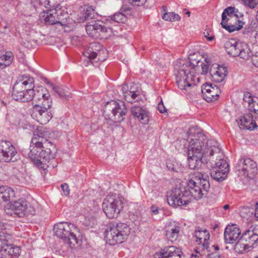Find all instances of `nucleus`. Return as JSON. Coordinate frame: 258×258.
<instances>
[{
    "mask_svg": "<svg viewBox=\"0 0 258 258\" xmlns=\"http://www.w3.org/2000/svg\"><path fill=\"white\" fill-rule=\"evenodd\" d=\"M36 43V41L34 39L31 40L29 39V38H27V39H26V40L23 42V44L25 47L28 49H31L35 45Z\"/></svg>",
    "mask_w": 258,
    "mask_h": 258,
    "instance_id": "obj_49",
    "label": "nucleus"
},
{
    "mask_svg": "<svg viewBox=\"0 0 258 258\" xmlns=\"http://www.w3.org/2000/svg\"><path fill=\"white\" fill-rule=\"evenodd\" d=\"M146 0H130V4L135 6H141L144 5Z\"/></svg>",
    "mask_w": 258,
    "mask_h": 258,
    "instance_id": "obj_51",
    "label": "nucleus"
},
{
    "mask_svg": "<svg viewBox=\"0 0 258 258\" xmlns=\"http://www.w3.org/2000/svg\"><path fill=\"white\" fill-rule=\"evenodd\" d=\"M186 14L188 15V16L189 17L190 16V12L189 11H187L186 13Z\"/></svg>",
    "mask_w": 258,
    "mask_h": 258,
    "instance_id": "obj_63",
    "label": "nucleus"
},
{
    "mask_svg": "<svg viewBox=\"0 0 258 258\" xmlns=\"http://www.w3.org/2000/svg\"><path fill=\"white\" fill-rule=\"evenodd\" d=\"M124 198L116 194L108 195L103 200L102 209L106 216L110 218H116L123 207Z\"/></svg>",
    "mask_w": 258,
    "mask_h": 258,
    "instance_id": "obj_8",
    "label": "nucleus"
},
{
    "mask_svg": "<svg viewBox=\"0 0 258 258\" xmlns=\"http://www.w3.org/2000/svg\"><path fill=\"white\" fill-rule=\"evenodd\" d=\"M126 112V109L123 110L119 103L114 100L107 102L104 107L105 115L114 122H119L123 120Z\"/></svg>",
    "mask_w": 258,
    "mask_h": 258,
    "instance_id": "obj_11",
    "label": "nucleus"
},
{
    "mask_svg": "<svg viewBox=\"0 0 258 258\" xmlns=\"http://www.w3.org/2000/svg\"><path fill=\"white\" fill-rule=\"evenodd\" d=\"M223 209L224 210H228L229 209V205H228V204H226V205H225L224 206H223Z\"/></svg>",
    "mask_w": 258,
    "mask_h": 258,
    "instance_id": "obj_61",
    "label": "nucleus"
},
{
    "mask_svg": "<svg viewBox=\"0 0 258 258\" xmlns=\"http://www.w3.org/2000/svg\"><path fill=\"white\" fill-rule=\"evenodd\" d=\"M243 100L248 104V106L251 105L255 100L251 94L249 92H246L244 94Z\"/></svg>",
    "mask_w": 258,
    "mask_h": 258,
    "instance_id": "obj_46",
    "label": "nucleus"
},
{
    "mask_svg": "<svg viewBox=\"0 0 258 258\" xmlns=\"http://www.w3.org/2000/svg\"><path fill=\"white\" fill-rule=\"evenodd\" d=\"M51 133L50 131L46 128H38L33 134L31 139V144L32 145V153L35 151V147H43V145L45 146H48V144L52 146V144L50 142H47L48 139L50 138Z\"/></svg>",
    "mask_w": 258,
    "mask_h": 258,
    "instance_id": "obj_13",
    "label": "nucleus"
},
{
    "mask_svg": "<svg viewBox=\"0 0 258 258\" xmlns=\"http://www.w3.org/2000/svg\"><path fill=\"white\" fill-rule=\"evenodd\" d=\"M208 251V248H204L200 246H199L195 250V253L191 254L190 258H203Z\"/></svg>",
    "mask_w": 258,
    "mask_h": 258,
    "instance_id": "obj_41",
    "label": "nucleus"
},
{
    "mask_svg": "<svg viewBox=\"0 0 258 258\" xmlns=\"http://www.w3.org/2000/svg\"><path fill=\"white\" fill-rule=\"evenodd\" d=\"M61 187L62 189L63 195L68 196L70 194V189L69 185L67 183H63L61 185Z\"/></svg>",
    "mask_w": 258,
    "mask_h": 258,
    "instance_id": "obj_50",
    "label": "nucleus"
},
{
    "mask_svg": "<svg viewBox=\"0 0 258 258\" xmlns=\"http://www.w3.org/2000/svg\"><path fill=\"white\" fill-rule=\"evenodd\" d=\"M180 253L179 248L171 246L162 249L158 253H156L154 258H180Z\"/></svg>",
    "mask_w": 258,
    "mask_h": 258,
    "instance_id": "obj_27",
    "label": "nucleus"
},
{
    "mask_svg": "<svg viewBox=\"0 0 258 258\" xmlns=\"http://www.w3.org/2000/svg\"><path fill=\"white\" fill-rule=\"evenodd\" d=\"M243 4L250 8L253 9L258 5V0H241Z\"/></svg>",
    "mask_w": 258,
    "mask_h": 258,
    "instance_id": "obj_47",
    "label": "nucleus"
},
{
    "mask_svg": "<svg viewBox=\"0 0 258 258\" xmlns=\"http://www.w3.org/2000/svg\"><path fill=\"white\" fill-rule=\"evenodd\" d=\"M132 114L134 118L143 124H147L149 121V112L140 106L135 105L131 108Z\"/></svg>",
    "mask_w": 258,
    "mask_h": 258,
    "instance_id": "obj_23",
    "label": "nucleus"
},
{
    "mask_svg": "<svg viewBox=\"0 0 258 258\" xmlns=\"http://www.w3.org/2000/svg\"><path fill=\"white\" fill-rule=\"evenodd\" d=\"M212 247L214 248L215 250H219V248L218 245H213Z\"/></svg>",
    "mask_w": 258,
    "mask_h": 258,
    "instance_id": "obj_62",
    "label": "nucleus"
},
{
    "mask_svg": "<svg viewBox=\"0 0 258 258\" xmlns=\"http://www.w3.org/2000/svg\"><path fill=\"white\" fill-rule=\"evenodd\" d=\"M34 80L29 75H25L19 77L17 82L15 84L23 89H26L27 86L29 88L33 87Z\"/></svg>",
    "mask_w": 258,
    "mask_h": 258,
    "instance_id": "obj_34",
    "label": "nucleus"
},
{
    "mask_svg": "<svg viewBox=\"0 0 258 258\" xmlns=\"http://www.w3.org/2000/svg\"><path fill=\"white\" fill-rule=\"evenodd\" d=\"M17 153L15 147L9 141H0V162H14V158Z\"/></svg>",
    "mask_w": 258,
    "mask_h": 258,
    "instance_id": "obj_15",
    "label": "nucleus"
},
{
    "mask_svg": "<svg viewBox=\"0 0 258 258\" xmlns=\"http://www.w3.org/2000/svg\"><path fill=\"white\" fill-rule=\"evenodd\" d=\"M252 250V249L241 237L239 238L234 246L235 251L239 254H244Z\"/></svg>",
    "mask_w": 258,
    "mask_h": 258,
    "instance_id": "obj_33",
    "label": "nucleus"
},
{
    "mask_svg": "<svg viewBox=\"0 0 258 258\" xmlns=\"http://www.w3.org/2000/svg\"><path fill=\"white\" fill-rule=\"evenodd\" d=\"M237 170L241 171L243 175L252 177L257 173L256 163L249 158H241L235 166Z\"/></svg>",
    "mask_w": 258,
    "mask_h": 258,
    "instance_id": "obj_14",
    "label": "nucleus"
},
{
    "mask_svg": "<svg viewBox=\"0 0 258 258\" xmlns=\"http://www.w3.org/2000/svg\"><path fill=\"white\" fill-rule=\"evenodd\" d=\"M241 237L252 249L254 248L258 243V226L251 227L245 231Z\"/></svg>",
    "mask_w": 258,
    "mask_h": 258,
    "instance_id": "obj_19",
    "label": "nucleus"
},
{
    "mask_svg": "<svg viewBox=\"0 0 258 258\" xmlns=\"http://www.w3.org/2000/svg\"><path fill=\"white\" fill-rule=\"evenodd\" d=\"M254 216L257 220H258V202L255 203V210L254 213Z\"/></svg>",
    "mask_w": 258,
    "mask_h": 258,
    "instance_id": "obj_56",
    "label": "nucleus"
},
{
    "mask_svg": "<svg viewBox=\"0 0 258 258\" xmlns=\"http://www.w3.org/2000/svg\"><path fill=\"white\" fill-rule=\"evenodd\" d=\"M129 7L127 6H123L120 10V12L110 16L107 20L110 21V22L124 23L127 20Z\"/></svg>",
    "mask_w": 258,
    "mask_h": 258,
    "instance_id": "obj_29",
    "label": "nucleus"
},
{
    "mask_svg": "<svg viewBox=\"0 0 258 258\" xmlns=\"http://www.w3.org/2000/svg\"><path fill=\"white\" fill-rule=\"evenodd\" d=\"M98 30V36H100L103 39L109 38L112 33V31L111 28L102 26L101 24H100V28H99Z\"/></svg>",
    "mask_w": 258,
    "mask_h": 258,
    "instance_id": "obj_37",
    "label": "nucleus"
},
{
    "mask_svg": "<svg viewBox=\"0 0 258 258\" xmlns=\"http://www.w3.org/2000/svg\"><path fill=\"white\" fill-rule=\"evenodd\" d=\"M209 74L211 79L215 82H222L228 74L227 68L223 66L213 64L210 69Z\"/></svg>",
    "mask_w": 258,
    "mask_h": 258,
    "instance_id": "obj_17",
    "label": "nucleus"
},
{
    "mask_svg": "<svg viewBox=\"0 0 258 258\" xmlns=\"http://www.w3.org/2000/svg\"><path fill=\"white\" fill-rule=\"evenodd\" d=\"M187 148L188 164L192 170H199L203 163L202 159L206 161L215 162V167L211 171V177L218 181H223L229 172V165L223 159V153L218 143L214 140H207L202 133L189 137Z\"/></svg>",
    "mask_w": 258,
    "mask_h": 258,
    "instance_id": "obj_1",
    "label": "nucleus"
},
{
    "mask_svg": "<svg viewBox=\"0 0 258 258\" xmlns=\"http://www.w3.org/2000/svg\"><path fill=\"white\" fill-rule=\"evenodd\" d=\"M130 96L132 99L130 100V103L143 102L141 88L139 84L130 83Z\"/></svg>",
    "mask_w": 258,
    "mask_h": 258,
    "instance_id": "obj_30",
    "label": "nucleus"
},
{
    "mask_svg": "<svg viewBox=\"0 0 258 258\" xmlns=\"http://www.w3.org/2000/svg\"><path fill=\"white\" fill-rule=\"evenodd\" d=\"M239 127L241 129H246L252 131L256 128L257 126L250 112L244 113L236 120Z\"/></svg>",
    "mask_w": 258,
    "mask_h": 258,
    "instance_id": "obj_21",
    "label": "nucleus"
},
{
    "mask_svg": "<svg viewBox=\"0 0 258 258\" xmlns=\"http://www.w3.org/2000/svg\"><path fill=\"white\" fill-rule=\"evenodd\" d=\"M14 54L10 51H7L5 54L0 56V68L3 69L10 66L13 59Z\"/></svg>",
    "mask_w": 258,
    "mask_h": 258,
    "instance_id": "obj_35",
    "label": "nucleus"
},
{
    "mask_svg": "<svg viewBox=\"0 0 258 258\" xmlns=\"http://www.w3.org/2000/svg\"><path fill=\"white\" fill-rule=\"evenodd\" d=\"M207 258H225V257L223 255L220 254L219 252L215 251L209 254Z\"/></svg>",
    "mask_w": 258,
    "mask_h": 258,
    "instance_id": "obj_52",
    "label": "nucleus"
},
{
    "mask_svg": "<svg viewBox=\"0 0 258 258\" xmlns=\"http://www.w3.org/2000/svg\"><path fill=\"white\" fill-rule=\"evenodd\" d=\"M243 15L235 7H229L223 11L221 25L228 32L231 33L241 29L243 23L239 18Z\"/></svg>",
    "mask_w": 258,
    "mask_h": 258,
    "instance_id": "obj_6",
    "label": "nucleus"
},
{
    "mask_svg": "<svg viewBox=\"0 0 258 258\" xmlns=\"http://www.w3.org/2000/svg\"><path fill=\"white\" fill-rule=\"evenodd\" d=\"M15 197L14 190L8 186H0V203L7 202Z\"/></svg>",
    "mask_w": 258,
    "mask_h": 258,
    "instance_id": "obj_31",
    "label": "nucleus"
},
{
    "mask_svg": "<svg viewBox=\"0 0 258 258\" xmlns=\"http://www.w3.org/2000/svg\"><path fill=\"white\" fill-rule=\"evenodd\" d=\"M55 11L56 12V16L58 19V23H60L61 20H63L64 19V17L65 16H67V14L64 9H62L61 7L59 6V7L57 8H54Z\"/></svg>",
    "mask_w": 258,
    "mask_h": 258,
    "instance_id": "obj_44",
    "label": "nucleus"
},
{
    "mask_svg": "<svg viewBox=\"0 0 258 258\" xmlns=\"http://www.w3.org/2000/svg\"><path fill=\"white\" fill-rule=\"evenodd\" d=\"M31 116L41 124H46L52 117V114L48 110L41 109L40 105H34L32 111Z\"/></svg>",
    "mask_w": 258,
    "mask_h": 258,
    "instance_id": "obj_16",
    "label": "nucleus"
},
{
    "mask_svg": "<svg viewBox=\"0 0 258 258\" xmlns=\"http://www.w3.org/2000/svg\"><path fill=\"white\" fill-rule=\"evenodd\" d=\"M161 12H162V14L163 13H168L167 12V8L166 6H162V7H161Z\"/></svg>",
    "mask_w": 258,
    "mask_h": 258,
    "instance_id": "obj_57",
    "label": "nucleus"
},
{
    "mask_svg": "<svg viewBox=\"0 0 258 258\" xmlns=\"http://www.w3.org/2000/svg\"><path fill=\"white\" fill-rule=\"evenodd\" d=\"M248 109L250 112H253L258 114V98L255 97L254 101L248 106Z\"/></svg>",
    "mask_w": 258,
    "mask_h": 258,
    "instance_id": "obj_45",
    "label": "nucleus"
},
{
    "mask_svg": "<svg viewBox=\"0 0 258 258\" xmlns=\"http://www.w3.org/2000/svg\"><path fill=\"white\" fill-rule=\"evenodd\" d=\"M190 55L189 61L179 59L174 63V71L176 77V84L181 90L187 91L191 87L196 85L194 74L205 75L209 73L211 64L210 59L206 58L204 62L193 59Z\"/></svg>",
    "mask_w": 258,
    "mask_h": 258,
    "instance_id": "obj_3",
    "label": "nucleus"
},
{
    "mask_svg": "<svg viewBox=\"0 0 258 258\" xmlns=\"http://www.w3.org/2000/svg\"><path fill=\"white\" fill-rule=\"evenodd\" d=\"M154 208L152 207V212L154 214H157L158 213V209H156L155 210H154L153 209Z\"/></svg>",
    "mask_w": 258,
    "mask_h": 258,
    "instance_id": "obj_60",
    "label": "nucleus"
},
{
    "mask_svg": "<svg viewBox=\"0 0 258 258\" xmlns=\"http://www.w3.org/2000/svg\"><path fill=\"white\" fill-rule=\"evenodd\" d=\"M204 37H206L209 41H212L214 38V35L213 34H210V32L209 31H205L204 32Z\"/></svg>",
    "mask_w": 258,
    "mask_h": 258,
    "instance_id": "obj_55",
    "label": "nucleus"
},
{
    "mask_svg": "<svg viewBox=\"0 0 258 258\" xmlns=\"http://www.w3.org/2000/svg\"><path fill=\"white\" fill-rule=\"evenodd\" d=\"M129 227L123 223H110L105 232L106 242L109 245H114L121 243L127 239Z\"/></svg>",
    "mask_w": 258,
    "mask_h": 258,
    "instance_id": "obj_5",
    "label": "nucleus"
},
{
    "mask_svg": "<svg viewBox=\"0 0 258 258\" xmlns=\"http://www.w3.org/2000/svg\"><path fill=\"white\" fill-rule=\"evenodd\" d=\"M128 87L127 84H124L122 85V93L123 94V96L124 98H127L128 96L129 95L128 94Z\"/></svg>",
    "mask_w": 258,
    "mask_h": 258,
    "instance_id": "obj_54",
    "label": "nucleus"
},
{
    "mask_svg": "<svg viewBox=\"0 0 258 258\" xmlns=\"http://www.w3.org/2000/svg\"><path fill=\"white\" fill-rule=\"evenodd\" d=\"M2 103H3V102L1 100H0V105L2 104Z\"/></svg>",
    "mask_w": 258,
    "mask_h": 258,
    "instance_id": "obj_64",
    "label": "nucleus"
},
{
    "mask_svg": "<svg viewBox=\"0 0 258 258\" xmlns=\"http://www.w3.org/2000/svg\"><path fill=\"white\" fill-rule=\"evenodd\" d=\"M240 234V229L236 224L227 226L224 234L225 242L233 243L239 238Z\"/></svg>",
    "mask_w": 258,
    "mask_h": 258,
    "instance_id": "obj_22",
    "label": "nucleus"
},
{
    "mask_svg": "<svg viewBox=\"0 0 258 258\" xmlns=\"http://www.w3.org/2000/svg\"><path fill=\"white\" fill-rule=\"evenodd\" d=\"M47 98L48 100L47 99L43 98L41 101V103H38L35 105H40L41 109H45V108H46L47 110H49L52 105V100L50 95L49 97Z\"/></svg>",
    "mask_w": 258,
    "mask_h": 258,
    "instance_id": "obj_43",
    "label": "nucleus"
},
{
    "mask_svg": "<svg viewBox=\"0 0 258 258\" xmlns=\"http://www.w3.org/2000/svg\"><path fill=\"white\" fill-rule=\"evenodd\" d=\"M12 238V235L8 233L5 229L0 231V242H1V246L4 245L5 243H7L9 240Z\"/></svg>",
    "mask_w": 258,
    "mask_h": 258,
    "instance_id": "obj_42",
    "label": "nucleus"
},
{
    "mask_svg": "<svg viewBox=\"0 0 258 258\" xmlns=\"http://www.w3.org/2000/svg\"><path fill=\"white\" fill-rule=\"evenodd\" d=\"M209 177L208 174L198 172L188 180L186 187L175 188L167 196L168 204L173 207L187 205L190 197L196 200L202 198L210 188Z\"/></svg>",
    "mask_w": 258,
    "mask_h": 258,
    "instance_id": "obj_2",
    "label": "nucleus"
},
{
    "mask_svg": "<svg viewBox=\"0 0 258 258\" xmlns=\"http://www.w3.org/2000/svg\"><path fill=\"white\" fill-rule=\"evenodd\" d=\"M84 55L87 57L94 66H97L101 62L106 59V50L103 48L100 43L94 42L90 44L84 52Z\"/></svg>",
    "mask_w": 258,
    "mask_h": 258,
    "instance_id": "obj_10",
    "label": "nucleus"
},
{
    "mask_svg": "<svg viewBox=\"0 0 258 258\" xmlns=\"http://www.w3.org/2000/svg\"><path fill=\"white\" fill-rule=\"evenodd\" d=\"M162 19L167 21H177L180 20V17L174 12L165 13L162 14Z\"/></svg>",
    "mask_w": 258,
    "mask_h": 258,
    "instance_id": "obj_40",
    "label": "nucleus"
},
{
    "mask_svg": "<svg viewBox=\"0 0 258 258\" xmlns=\"http://www.w3.org/2000/svg\"><path fill=\"white\" fill-rule=\"evenodd\" d=\"M48 0H30V2L34 7H36L37 5L39 4L47 8L48 7Z\"/></svg>",
    "mask_w": 258,
    "mask_h": 258,
    "instance_id": "obj_48",
    "label": "nucleus"
},
{
    "mask_svg": "<svg viewBox=\"0 0 258 258\" xmlns=\"http://www.w3.org/2000/svg\"><path fill=\"white\" fill-rule=\"evenodd\" d=\"M254 38L255 43H256L258 45V32L256 33Z\"/></svg>",
    "mask_w": 258,
    "mask_h": 258,
    "instance_id": "obj_59",
    "label": "nucleus"
},
{
    "mask_svg": "<svg viewBox=\"0 0 258 258\" xmlns=\"http://www.w3.org/2000/svg\"><path fill=\"white\" fill-rule=\"evenodd\" d=\"M80 12L82 15L79 20V22H83L89 18H91V12H92L88 7L84 6L80 8Z\"/></svg>",
    "mask_w": 258,
    "mask_h": 258,
    "instance_id": "obj_38",
    "label": "nucleus"
},
{
    "mask_svg": "<svg viewBox=\"0 0 258 258\" xmlns=\"http://www.w3.org/2000/svg\"><path fill=\"white\" fill-rule=\"evenodd\" d=\"M29 94L30 96V101H32L33 103L36 104L38 103L39 102H41L43 98H46L48 99V98L49 97V93L48 92L47 90L42 87H38L36 89H29Z\"/></svg>",
    "mask_w": 258,
    "mask_h": 258,
    "instance_id": "obj_24",
    "label": "nucleus"
},
{
    "mask_svg": "<svg viewBox=\"0 0 258 258\" xmlns=\"http://www.w3.org/2000/svg\"><path fill=\"white\" fill-rule=\"evenodd\" d=\"M158 109L159 111V112L161 113L167 112V110L165 107L163 101L162 100L158 103Z\"/></svg>",
    "mask_w": 258,
    "mask_h": 258,
    "instance_id": "obj_53",
    "label": "nucleus"
},
{
    "mask_svg": "<svg viewBox=\"0 0 258 258\" xmlns=\"http://www.w3.org/2000/svg\"><path fill=\"white\" fill-rule=\"evenodd\" d=\"M43 147H35V151L32 153V145L30 146V152L28 156L33 163L39 168L45 170L49 165L48 163L49 160L54 158V155L52 154L49 148L42 149Z\"/></svg>",
    "mask_w": 258,
    "mask_h": 258,
    "instance_id": "obj_9",
    "label": "nucleus"
},
{
    "mask_svg": "<svg viewBox=\"0 0 258 258\" xmlns=\"http://www.w3.org/2000/svg\"><path fill=\"white\" fill-rule=\"evenodd\" d=\"M51 88L54 91L56 94L58 95L59 97L66 98L69 96L68 92L66 90L56 86L48 82Z\"/></svg>",
    "mask_w": 258,
    "mask_h": 258,
    "instance_id": "obj_39",
    "label": "nucleus"
},
{
    "mask_svg": "<svg viewBox=\"0 0 258 258\" xmlns=\"http://www.w3.org/2000/svg\"><path fill=\"white\" fill-rule=\"evenodd\" d=\"M17 85L14 84L13 88L12 97L16 101H20L21 102H25L30 101V96L29 94V90L30 89H26V90H24Z\"/></svg>",
    "mask_w": 258,
    "mask_h": 258,
    "instance_id": "obj_25",
    "label": "nucleus"
},
{
    "mask_svg": "<svg viewBox=\"0 0 258 258\" xmlns=\"http://www.w3.org/2000/svg\"><path fill=\"white\" fill-rule=\"evenodd\" d=\"M181 227L175 222L171 223L165 227V236L171 242L176 241L181 235Z\"/></svg>",
    "mask_w": 258,
    "mask_h": 258,
    "instance_id": "obj_20",
    "label": "nucleus"
},
{
    "mask_svg": "<svg viewBox=\"0 0 258 258\" xmlns=\"http://www.w3.org/2000/svg\"><path fill=\"white\" fill-rule=\"evenodd\" d=\"M100 24L94 22L92 24H89L86 26V30L87 34L91 37H98Z\"/></svg>",
    "mask_w": 258,
    "mask_h": 258,
    "instance_id": "obj_36",
    "label": "nucleus"
},
{
    "mask_svg": "<svg viewBox=\"0 0 258 258\" xmlns=\"http://www.w3.org/2000/svg\"><path fill=\"white\" fill-rule=\"evenodd\" d=\"M225 48L227 53L233 57L239 56L243 59L247 60L251 56L252 64L258 67V51L252 55V52L246 43L231 39L225 43Z\"/></svg>",
    "mask_w": 258,
    "mask_h": 258,
    "instance_id": "obj_4",
    "label": "nucleus"
},
{
    "mask_svg": "<svg viewBox=\"0 0 258 258\" xmlns=\"http://www.w3.org/2000/svg\"><path fill=\"white\" fill-rule=\"evenodd\" d=\"M9 206L10 209L19 217H24L28 215H34L36 214L34 207L25 199H20L11 203Z\"/></svg>",
    "mask_w": 258,
    "mask_h": 258,
    "instance_id": "obj_12",
    "label": "nucleus"
},
{
    "mask_svg": "<svg viewBox=\"0 0 258 258\" xmlns=\"http://www.w3.org/2000/svg\"><path fill=\"white\" fill-rule=\"evenodd\" d=\"M53 230L55 235L63 239L71 247L78 243L77 233L78 229L74 224L68 222H60L55 224Z\"/></svg>",
    "mask_w": 258,
    "mask_h": 258,
    "instance_id": "obj_7",
    "label": "nucleus"
},
{
    "mask_svg": "<svg viewBox=\"0 0 258 258\" xmlns=\"http://www.w3.org/2000/svg\"><path fill=\"white\" fill-rule=\"evenodd\" d=\"M202 93L205 100L212 102L217 100L221 90L217 86L207 83L202 86Z\"/></svg>",
    "mask_w": 258,
    "mask_h": 258,
    "instance_id": "obj_18",
    "label": "nucleus"
},
{
    "mask_svg": "<svg viewBox=\"0 0 258 258\" xmlns=\"http://www.w3.org/2000/svg\"><path fill=\"white\" fill-rule=\"evenodd\" d=\"M0 251L2 252L8 251L9 255L18 257L21 253V248L20 246L15 245L8 244V243H5L4 245L0 247Z\"/></svg>",
    "mask_w": 258,
    "mask_h": 258,
    "instance_id": "obj_32",
    "label": "nucleus"
},
{
    "mask_svg": "<svg viewBox=\"0 0 258 258\" xmlns=\"http://www.w3.org/2000/svg\"><path fill=\"white\" fill-rule=\"evenodd\" d=\"M174 166L171 164H169L168 163H167V167L169 169V170H174Z\"/></svg>",
    "mask_w": 258,
    "mask_h": 258,
    "instance_id": "obj_58",
    "label": "nucleus"
},
{
    "mask_svg": "<svg viewBox=\"0 0 258 258\" xmlns=\"http://www.w3.org/2000/svg\"><path fill=\"white\" fill-rule=\"evenodd\" d=\"M195 236L196 238V242L199 246L204 248H208V240L210 238V234L206 229H196Z\"/></svg>",
    "mask_w": 258,
    "mask_h": 258,
    "instance_id": "obj_26",
    "label": "nucleus"
},
{
    "mask_svg": "<svg viewBox=\"0 0 258 258\" xmlns=\"http://www.w3.org/2000/svg\"><path fill=\"white\" fill-rule=\"evenodd\" d=\"M49 9L47 11H43L40 14L41 21L50 25L58 23V18L56 16L55 9Z\"/></svg>",
    "mask_w": 258,
    "mask_h": 258,
    "instance_id": "obj_28",
    "label": "nucleus"
}]
</instances>
